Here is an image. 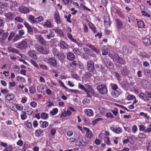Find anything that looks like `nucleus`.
Returning <instances> with one entry per match:
<instances>
[{"label":"nucleus","mask_w":151,"mask_h":151,"mask_svg":"<svg viewBox=\"0 0 151 151\" xmlns=\"http://www.w3.org/2000/svg\"><path fill=\"white\" fill-rule=\"evenodd\" d=\"M87 69L91 72H93L95 69L98 68L99 65L98 64H95L94 65V63L92 60L88 61L87 63Z\"/></svg>","instance_id":"obj_1"},{"label":"nucleus","mask_w":151,"mask_h":151,"mask_svg":"<svg viewBox=\"0 0 151 151\" xmlns=\"http://www.w3.org/2000/svg\"><path fill=\"white\" fill-rule=\"evenodd\" d=\"M96 89L99 92L101 95H106L108 92L106 86L103 84L97 86Z\"/></svg>","instance_id":"obj_2"},{"label":"nucleus","mask_w":151,"mask_h":151,"mask_svg":"<svg viewBox=\"0 0 151 151\" xmlns=\"http://www.w3.org/2000/svg\"><path fill=\"white\" fill-rule=\"evenodd\" d=\"M15 47L20 50H23L25 49L27 46V44L25 40H23L21 42L16 44Z\"/></svg>","instance_id":"obj_3"},{"label":"nucleus","mask_w":151,"mask_h":151,"mask_svg":"<svg viewBox=\"0 0 151 151\" xmlns=\"http://www.w3.org/2000/svg\"><path fill=\"white\" fill-rule=\"evenodd\" d=\"M102 62L108 69H112L114 68L113 63L109 58H105L103 59Z\"/></svg>","instance_id":"obj_4"},{"label":"nucleus","mask_w":151,"mask_h":151,"mask_svg":"<svg viewBox=\"0 0 151 151\" xmlns=\"http://www.w3.org/2000/svg\"><path fill=\"white\" fill-rule=\"evenodd\" d=\"M120 72L122 76L124 77L127 76L130 72L129 68L127 66L122 67Z\"/></svg>","instance_id":"obj_5"},{"label":"nucleus","mask_w":151,"mask_h":151,"mask_svg":"<svg viewBox=\"0 0 151 151\" xmlns=\"http://www.w3.org/2000/svg\"><path fill=\"white\" fill-rule=\"evenodd\" d=\"M114 57L118 63L122 65H124L126 63L125 61L123 58L119 57L118 54L114 53Z\"/></svg>","instance_id":"obj_6"},{"label":"nucleus","mask_w":151,"mask_h":151,"mask_svg":"<svg viewBox=\"0 0 151 151\" xmlns=\"http://www.w3.org/2000/svg\"><path fill=\"white\" fill-rule=\"evenodd\" d=\"M122 50L123 53L125 55L130 54L132 51V49L131 47L125 45L123 46Z\"/></svg>","instance_id":"obj_7"},{"label":"nucleus","mask_w":151,"mask_h":151,"mask_svg":"<svg viewBox=\"0 0 151 151\" xmlns=\"http://www.w3.org/2000/svg\"><path fill=\"white\" fill-rule=\"evenodd\" d=\"M48 61L49 64L52 67L55 68L57 66V60L53 57L49 58L48 59Z\"/></svg>","instance_id":"obj_8"},{"label":"nucleus","mask_w":151,"mask_h":151,"mask_svg":"<svg viewBox=\"0 0 151 151\" xmlns=\"http://www.w3.org/2000/svg\"><path fill=\"white\" fill-rule=\"evenodd\" d=\"M36 37L39 43L42 45H45L47 42L43 37L40 35H37Z\"/></svg>","instance_id":"obj_9"},{"label":"nucleus","mask_w":151,"mask_h":151,"mask_svg":"<svg viewBox=\"0 0 151 151\" xmlns=\"http://www.w3.org/2000/svg\"><path fill=\"white\" fill-rule=\"evenodd\" d=\"M18 11L22 14H26L29 12V9L27 7L21 6L19 7Z\"/></svg>","instance_id":"obj_10"},{"label":"nucleus","mask_w":151,"mask_h":151,"mask_svg":"<svg viewBox=\"0 0 151 151\" xmlns=\"http://www.w3.org/2000/svg\"><path fill=\"white\" fill-rule=\"evenodd\" d=\"M5 16L6 17V19L8 20H12L13 19L15 16V13L10 12L6 13Z\"/></svg>","instance_id":"obj_11"},{"label":"nucleus","mask_w":151,"mask_h":151,"mask_svg":"<svg viewBox=\"0 0 151 151\" xmlns=\"http://www.w3.org/2000/svg\"><path fill=\"white\" fill-rule=\"evenodd\" d=\"M37 50L39 52L43 54H47L48 52L45 47H42V46H39L37 47Z\"/></svg>","instance_id":"obj_12"},{"label":"nucleus","mask_w":151,"mask_h":151,"mask_svg":"<svg viewBox=\"0 0 151 151\" xmlns=\"http://www.w3.org/2000/svg\"><path fill=\"white\" fill-rule=\"evenodd\" d=\"M11 3V5L10 6V9L13 11L16 10V7L18 6V3L15 1H12Z\"/></svg>","instance_id":"obj_13"},{"label":"nucleus","mask_w":151,"mask_h":151,"mask_svg":"<svg viewBox=\"0 0 151 151\" xmlns=\"http://www.w3.org/2000/svg\"><path fill=\"white\" fill-rule=\"evenodd\" d=\"M116 28L117 29H120L123 26V24L122 22L119 19H116L115 20Z\"/></svg>","instance_id":"obj_14"},{"label":"nucleus","mask_w":151,"mask_h":151,"mask_svg":"<svg viewBox=\"0 0 151 151\" xmlns=\"http://www.w3.org/2000/svg\"><path fill=\"white\" fill-rule=\"evenodd\" d=\"M86 46L91 48L96 53H99V49L96 48L94 46L90 44H87L86 45Z\"/></svg>","instance_id":"obj_15"},{"label":"nucleus","mask_w":151,"mask_h":151,"mask_svg":"<svg viewBox=\"0 0 151 151\" xmlns=\"http://www.w3.org/2000/svg\"><path fill=\"white\" fill-rule=\"evenodd\" d=\"M67 57L68 59L70 61H73L75 59V56L71 52H69L67 54Z\"/></svg>","instance_id":"obj_16"},{"label":"nucleus","mask_w":151,"mask_h":151,"mask_svg":"<svg viewBox=\"0 0 151 151\" xmlns=\"http://www.w3.org/2000/svg\"><path fill=\"white\" fill-rule=\"evenodd\" d=\"M142 42L146 45H151L150 40L147 37H145L143 39Z\"/></svg>","instance_id":"obj_17"},{"label":"nucleus","mask_w":151,"mask_h":151,"mask_svg":"<svg viewBox=\"0 0 151 151\" xmlns=\"http://www.w3.org/2000/svg\"><path fill=\"white\" fill-rule=\"evenodd\" d=\"M59 44L60 47L62 49H67L68 48V45L63 41H60Z\"/></svg>","instance_id":"obj_18"},{"label":"nucleus","mask_w":151,"mask_h":151,"mask_svg":"<svg viewBox=\"0 0 151 151\" xmlns=\"http://www.w3.org/2000/svg\"><path fill=\"white\" fill-rule=\"evenodd\" d=\"M29 55L33 59L37 60V58L36 56V53L34 50L29 51L28 53Z\"/></svg>","instance_id":"obj_19"},{"label":"nucleus","mask_w":151,"mask_h":151,"mask_svg":"<svg viewBox=\"0 0 151 151\" xmlns=\"http://www.w3.org/2000/svg\"><path fill=\"white\" fill-rule=\"evenodd\" d=\"M111 130L114 132L115 133L117 134H119L122 132L121 128L120 127L116 128L115 129L113 127H110Z\"/></svg>","instance_id":"obj_20"},{"label":"nucleus","mask_w":151,"mask_h":151,"mask_svg":"<svg viewBox=\"0 0 151 151\" xmlns=\"http://www.w3.org/2000/svg\"><path fill=\"white\" fill-rule=\"evenodd\" d=\"M14 98V94L10 93L7 95L5 96V99L6 100L10 101L13 100Z\"/></svg>","instance_id":"obj_21"},{"label":"nucleus","mask_w":151,"mask_h":151,"mask_svg":"<svg viewBox=\"0 0 151 151\" xmlns=\"http://www.w3.org/2000/svg\"><path fill=\"white\" fill-rule=\"evenodd\" d=\"M139 97L140 99L145 101H147L149 99L147 96L143 93H142L139 95Z\"/></svg>","instance_id":"obj_22"},{"label":"nucleus","mask_w":151,"mask_h":151,"mask_svg":"<svg viewBox=\"0 0 151 151\" xmlns=\"http://www.w3.org/2000/svg\"><path fill=\"white\" fill-rule=\"evenodd\" d=\"M8 50L10 52L16 53L17 54H19V51L18 49L15 48H12L11 47H8Z\"/></svg>","instance_id":"obj_23"},{"label":"nucleus","mask_w":151,"mask_h":151,"mask_svg":"<svg viewBox=\"0 0 151 151\" xmlns=\"http://www.w3.org/2000/svg\"><path fill=\"white\" fill-rule=\"evenodd\" d=\"M57 57L61 61L64 60L65 58V55L63 53H59Z\"/></svg>","instance_id":"obj_24"},{"label":"nucleus","mask_w":151,"mask_h":151,"mask_svg":"<svg viewBox=\"0 0 151 151\" xmlns=\"http://www.w3.org/2000/svg\"><path fill=\"white\" fill-rule=\"evenodd\" d=\"M28 18L30 22L32 23H35L37 22L36 18L35 19V17L32 15H29Z\"/></svg>","instance_id":"obj_25"},{"label":"nucleus","mask_w":151,"mask_h":151,"mask_svg":"<svg viewBox=\"0 0 151 151\" xmlns=\"http://www.w3.org/2000/svg\"><path fill=\"white\" fill-rule=\"evenodd\" d=\"M83 129L85 130H86L87 133L86 134V136L87 137V138H90L92 136V134H91V132L90 131L89 129L86 127H84Z\"/></svg>","instance_id":"obj_26"},{"label":"nucleus","mask_w":151,"mask_h":151,"mask_svg":"<svg viewBox=\"0 0 151 151\" xmlns=\"http://www.w3.org/2000/svg\"><path fill=\"white\" fill-rule=\"evenodd\" d=\"M111 94L113 97L116 98L119 96V93L117 90H113L111 92Z\"/></svg>","instance_id":"obj_27"},{"label":"nucleus","mask_w":151,"mask_h":151,"mask_svg":"<svg viewBox=\"0 0 151 151\" xmlns=\"http://www.w3.org/2000/svg\"><path fill=\"white\" fill-rule=\"evenodd\" d=\"M138 27L139 28H145V25L144 24V22L142 20L137 22Z\"/></svg>","instance_id":"obj_28"},{"label":"nucleus","mask_w":151,"mask_h":151,"mask_svg":"<svg viewBox=\"0 0 151 151\" xmlns=\"http://www.w3.org/2000/svg\"><path fill=\"white\" fill-rule=\"evenodd\" d=\"M24 24L25 27L27 28L28 32H32L33 30L31 26L27 22L24 23Z\"/></svg>","instance_id":"obj_29"},{"label":"nucleus","mask_w":151,"mask_h":151,"mask_svg":"<svg viewBox=\"0 0 151 151\" xmlns=\"http://www.w3.org/2000/svg\"><path fill=\"white\" fill-rule=\"evenodd\" d=\"M55 34L53 31L51 29L49 34L46 35L48 39H50L51 38L54 37Z\"/></svg>","instance_id":"obj_30"},{"label":"nucleus","mask_w":151,"mask_h":151,"mask_svg":"<svg viewBox=\"0 0 151 151\" xmlns=\"http://www.w3.org/2000/svg\"><path fill=\"white\" fill-rule=\"evenodd\" d=\"M121 84L122 86L125 89L127 90V89L129 85L126 81H123L121 83Z\"/></svg>","instance_id":"obj_31"},{"label":"nucleus","mask_w":151,"mask_h":151,"mask_svg":"<svg viewBox=\"0 0 151 151\" xmlns=\"http://www.w3.org/2000/svg\"><path fill=\"white\" fill-rule=\"evenodd\" d=\"M83 50L85 52H86L88 55L93 56V54L91 52V51L88 48L85 47L83 48Z\"/></svg>","instance_id":"obj_32"},{"label":"nucleus","mask_w":151,"mask_h":151,"mask_svg":"<svg viewBox=\"0 0 151 151\" xmlns=\"http://www.w3.org/2000/svg\"><path fill=\"white\" fill-rule=\"evenodd\" d=\"M55 18L56 21L58 24H60L61 22L60 19L59 15L58 14H55Z\"/></svg>","instance_id":"obj_33"},{"label":"nucleus","mask_w":151,"mask_h":151,"mask_svg":"<svg viewBox=\"0 0 151 151\" xmlns=\"http://www.w3.org/2000/svg\"><path fill=\"white\" fill-rule=\"evenodd\" d=\"M44 25L47 27L49 28L52 27L53 26L50 22L48 21H46L45 22Z\"/></svg>","instance_id":"obj_34"},{"label":"nucleus","mask_w":151,"mask_h":151,"mask_svg":"<svg viewBox=\"0 0 151 151\" xmlns=\"http://www.w3.org/2000/svg\"><path fill=\"white\" fill-rule=\"evenodd\" d=\"M15 36V33L14 32H11L10 33L9 36L7 38L8 41H9L11 40Z\"/></svg>","instance_id":"obj_35"},{"label":"nucleus","mask_w":151,"mask_h":151,"mask_svg":"<svg viewBox=\"0 0 151 151\" xmlns=\"http://www.w3.org/2000/svg\"><path fill=\"white\" fill-rule=\"evenodd\" d=\"M26 108H27L26 109L28 113L27 114L28 115L32 114L33 112V109L29 106L26 107Z\"/></svg>","instance_id":"obj_36"},{"label":"nucleus","mask_w":151,"mask_h":151,"mask_svg":"<svg viewBox=\"0 0 151 151\" xmlns=\"http://www.w3.org/2000/svg\"><path fill=\"white\" fill-rule=\"evenodd\" d=\"M68 38L70 39L73 42L76 43L78 44V42L75 39L72 37L71 35L70 34H68Z\"/></svg>","instance_id":"obj_37"},{"label":"nucleus","mask_w":151,"mask_h":151,"mask_svg":"<svg viewBox=\"0 0 151 151\" xmlns=\"http://www.w3.org/2000/svg\"><path fill=\"white\" fill-rule=\"evenodd\" d=\"M115 13L116 14L120 17L122 18V19L124 18V16L122 14V13L119 10H116L115 11Z\"/></svg>","instance_id":"obj_38"},{"label":"nucleus","mask_w":151,"mask_h":151,"mask_svg":"<svg viewBox=\"0 0 151 151\" xmlns=\"http://www.w3.org/2000/svg\"><path fill=\"white\" fill-rule=\"evenodd\" d=\"M73 52L77 55H79L80 54L81 52L77 48H74L73 49Z\"/></svg>","instance_id":"obj_39"},{"label":"nucleus","mask_w":151,"mask_h":151,"mask_svg":"<svg viewBox=\"0 0 151 151\" xmlns=\"http://www.w3.org/2000/svg\"><path fill=\"white\" fill-rule=\"evenodd\" d=\"M22 112L23 113V114H22L21 115V119L23 120H24L27 117V116L26 115V112L23 111H22Z\"/></svg>","instance_id":"obj_40"},{"label":"nucleus","mask_w":151,"mask_h":151,"mask_svg":"<svg viewBox=\"0 0 151 151\" xmlns=\"http://www.w3.org/2000/svg\"><path fill=\"white\" fill-rule=\"evenodd\" d=\"M16 79L17 81H20L22 82L25 83V78L20 76H18L16 77Z\"/></svg>","instance_id":"obj_41"},{"label":"nucleus","mask_w":151,"mask_h":151,"mask_svg":"<svg viewBox=\"0 0 151 151\" xmlns=\"http://www.w3.org/2000/svg\"><path fill=\"white\" fill-rule=\"evenodd\" d=\"M52 52L54 56H57L59 53V52L58 50L55 48H53L52 50Z\"/></svg>","instance_id":"obj_42"},{"label":"nucleus","mask_w":151,"mask_h":151,"mask_svg":"<svg viewBox=\"0 0 151 151\" xmlns=\"http://www.w3.org/2000/svg\"><path fill=\"white\" fill-rule=\"evenodd\" d=\"M58 109L57 108H54L50 112V114L52 115H55L58 112Z\"/></svg>","instance_id":"obj_43"},{"label":"nucleus","mask_w":151,"mask_h":151,"mask_svg":"<svg viewBox=\"0 0 151 151\" xmlns=\"http://www.w3.org/2000/svg\"><path fill=\"white\" fill-rule=\"evenodd\" d=\"M21 37H22L18 34L13 39V41L14 42H15L16 41L19 40L21 38Z\"/></svg>","instance_id":"obj_44"},{"label":"nucleus","mask_w":151,"mask_h":151,"mask_svg":"<svg viewBox=\"0 0 151 151\" xmlns=\"http://www.w3.org/2000/svg\"><path fill=\"white\" fill-rule=\"evenodd\" d=\"M15 21L19 22H23V19L20 17H17L14 18Z\"/></svg>","instance_id":"obj_45"},{"label":"nucleus","mask_w":151,"mask_h":151,"mask_svg":"<svg viewBox=\"0 0 151 151\" xmlns=\"http://www.w3.org/2000/svg\"><path fill=\"white\" fill-rule=\"evenodd\" d=\"M29 91L31 93L33 94L36 92L35 88L33 86H31L29 88Z\"/></svg>","instance_id":"obj_46"},{"label":"nucleus","mask_w":151,"mask_h":151,"mask_svg":"<svg viewBox=\"0 0 151 151\" xmlns=\"http://www.w3.org/2000/svg\"><path fill=\"white\" fill-rule=\"evenodd\" d=\"M71 75L72 78H74L77 79L79 78L77 75L74 72H71Z\"/></svg>","instance_id":"obj_47"},{"label":"nucleus","mask_w":151,"mask_h":151,"mask_svg":"<svg viewBox=\"0 0 151 151\" xmlns=\"http://www.w3.org/2000/svg\"><path fill=\"white\" fill-rule=\"evenodd\" d=\"M89 116H92L93 115V111L91 109H88L87 110V112L86 113Z\"/></svg>","instance_id":"obj_48"},{"label":"nucleus","mask_w":151,"mask_h":151,"mask_svg":"<svg viewBox=\"0 0 151 151\" xmlns=\"http://www.w3.org/2000/svg\"><path fill=\"white\" fill-rule=\"evenodd\" d=\"M25 33V31L24 29H21L18 30V35L22 37L23 35Z\"/></svg>","instance_id":"obj_49"},{"label":"nucleus","mask_w":151,"mask_h":151,"mask_svg":"<svg viewBox=\"0 0 151 151\" xmlns=\"http://www.w3.org/2000/svg\"><path fill=\"white\" fill-rule=\"evenodd\" d=\"M41 118L47 119L48 118V114L45 112L42 113L41 114Z\"/></svg>","instance_id":"obj_50"},{"label":"nucleus","mask_w":151,"mask_h":151,"mask_svg":"<svg viewBox=\"0 0 151 151\" xmlns=\"http://www.w3.org/2000/svg\"><path fill=\"white\" fill-rule=\"evenodd\" d=\"M104 140L105 142L107 144L109 145H110V142L109 137H105L104 138Z\"/></svg>","instance_id":"obj_51"},{"label":"nucleus","mask_w":151,"mask_h":151,"mask_svg":"<svg viewBox=\"0 0 151 151\" xmlns=\"http://www.w3.org/2000/svg\"><path fill=\"white\" fill-rule=\"evenodd\" d=\"M103 119L101 118H98L93 121L92 122V124L94 125L96 124H97L98 121L100 120H102Z\"/></svg>","instance_id":"obj_52"},{"label":"nucleus","mask_w":151,"mask_h":151,"mask_svg":"<svg viewBox=\"0 0 151 151\" xmlns=\"http://www.w3.org/2000/svg\"><path fill=\"white\" fill-rule=\"evenodd\" d=\"M31 63L34 65V66L36 68H38L39 67L36 61L34 60H33L31 59L30 60Z\"/></svg>","instance_id":"obj_53"},{"label":"nucleus","mask_w":151,"mask_h":151,"mask_svg":"<svg viewBox=\"0 0 151 151\" xmlns=\"http://www.w3.org/2000/svg\"><path fill=\"white\" fill-rule=\"evenodd\" d=\"M148 83V81L147 80L143 79L141 81V83L142 86H145Z\"/></svg>","instance_id":"obj_54"},{"label":"nucleus","mask_w":151,"mask_h":151,"mask_svg":"<svg viewBox=\"0 0 151 151\" xmlns=\"http://www.w3.org/2000/svg\"><path fill=\"white\" fill-rule=\"evenodd\" d=\"M105 116L108 117L110 118V119H112L114 118V116L113 115V114H111L110 112L107 113L106 114Z\"/></svg>","instance_id":"obj_55"},{"label":"nucleus","mask_w":151,"mask_h":151,"mask_svg":"<svg viewBox=\"0 0 151 151\" xmlns=\"http://www.w3.org/2000/svg\"><path fill=\"white\" fill-rule=\"evenodd\" d=\"M84 76L87 78H89L92 75L91 73L89 72H86L85 73Z\"/></svg>","instance_id":"obj_56"},{"label":"nucleus","mask_w":151,"mask_h":151,"mask_svg":"<svg viewBox=\"0 0 151 151\" xmlns=\"http://www.w3.org/2000/svg\"><path fill=\"white\" fill-rule=\"evenodd\" d=\"M111 112L114 116H116L118 113V110L116 108H115L114 110H112Z\"/></svg>","instance_id":"obj_57"},{"label":"nucleus","mask_w":151,"mask_h":151,"mask_svg":"<svg viewBox=\"0 0 151 151\" xmlns=\"http://www.w3.org/2000/svg\"><path fill=\"white\" fill-rule=\"evenodd\" d=\"M150 70L148 69H146L144 70V74L146 75H149L150 73Z\"/></svg>","instance_id":"obj_58"},{"label":"nucleus","mask_w":151,"mask_h":151,"mask_svg":"<svg viewBox=\"0 0 151 151\" xmlns=\"http://www.w3.org/2000/svg\"><path fill=\"white\" fill-rule=\"evenodd\" d=\"M108 50L107 49H103L102 50V55H106L108 54Z\"/></svg>","instance_id":"obj_59"},{"label":"nucleus","mask_w":151,"mask_h":151,"mask_svg":"<svg viewBox=\"0 0 151 151\" xmlns=\"http://www.w3.org/2000/svg\"><path fill=\"white\" fill-rule=\"evenodd\" d=\"M9 35V33L8 32H6L5 33H3V34L2 36V39L3 40H5L8 37Z\"/></svg>","instance_id":"obj_60"},{"label":"nucleus","mask_w":151,"mask_h":151,"mask_svg":"<svg viewBox=\"0 0 151 151\" xmlns=\"http://www.w3.org/2000/svg\"><path fill=\"white\" fill-rule=\"evenodd\" d=\"M90 28L92 29L94 33H96L97 32V30L95 29V27L94 25L93 24L92 25H89Z\"/></svg>","instance_id":"obj_61"},{"label":"nucleus","mask_w":151,"mask_h":151,"mask_svg":"<svg viewBox=\"0 0 151 151\" xmlns=\"http://www.w3.org/2000/svg\"><path fill=\"white\" fill-rule=\"evenodd\" d=\"M127 98L129 100H131L136 98L135 97L132 95H129L127 96Z\"/></svg>","instance_id":"obj_62"},{"label":"nucleus","mask_w":151,"mask_h":151,"mask_svg":"<svg viewBox=\"0 0 151 151\" xmlns=\"http://www.w3.org/2000/svg\"><path fill=\"white\" fill-rule=\"evenodd\" d=\"M111 86L113 90H116L118 88L116 84H112Z\"/></svg>","instance_id":"obj_63"},{"label":"nucleus","mask_w":151,"mask_h":151,"mask_svg":"<svg viewBox=\"0 0 151 151\" xmlns=\"http://www.w3.org/2000/svg\"><path fill=\"white\" fill-rule=\"evenodd\" d=\"M104 23V25L106 27H109L110 26V23L109 21L108 22L107 21L105 20Z\"/></svg>","instance_id":"obj_64"}]
</instances>
